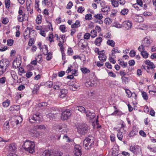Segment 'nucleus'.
Instances as JSON below:
<instances>
[{"mask_svg": "<svg viewBox=\"0 0 156 156\" xmlns=\"http://www.w3.org/2000/svg\"><path fill=\"white\" fill-rule=\"evenodd\" d=\"M145 63L147 65V66H142V67L145 70H146L147 72V70L150 69H153L155 67V65L152 62H150L149 61L147 60L145 61Z\"/></svg>", "mask_w": 156, "mask_h": 156, "instance_id": "1a4fd4ad", "label": "nucleus"}, {"mask_svg": "<svg viewBox=\"0 0 156 156\" xmlns=\"http://www.w3.org/2000/svg\"><path fill=\"white\" fill-rule=\"evenodd\" d=\"M137 133V131L135 129H133L129 133V137H133L136 135Z\"/></svg>", "mask_w": 156, "mask_h": 156, "instance_id": "e433bc0d", "label": "nucleus"}, {"mask_svg": "<svg viewBox=\"0 0 156 156\" xmlns=\"http://www.w3.org/2000/svg\"><path fill=\"white\" fill-rule=\"evenodd\" d=\"M136 21L138 22H141L143 21L144 19L143 17L141 16L138 15L136 16Z\"/></svg>", "mask_w": 156, "mask_h": 156, "instance_id": "37998d69", "label": "nucleus"}, {"mask_svg": "<svg viewBox=\"0 0 156 156\" xmlns=\"http://www.w3.org/2000/svg\"><path fill=\"white\" fill-rule=\"evenodd\" d=\"M58 130L60 131V132H62V133H67L68 129L67 128V126L65 124H62L61 125H59L58 126Z\"/></svg>", "mask_w": 156, "mask_h": 156, "instance_id": "dca6fc26", "label": "nucleus"}, {"mask_svg": "<svg viewBox=\"0 0 156 156\" xmlns=\"http://www.w3.org/2000/svg\"><path fill=\"white\" fill-rule=\"evenodd\" d=\"M114 108H115V111L114 112L111 114L112 115H119L120 112L119 110H118L116 107L115 106H114Z\"/></svg>", "mask_w": 156, "mask_h": 156, "instance_id": "ea45409f", "label": "nucleus"}, {"mask_svg": "<svg viewBox=\"0 0 156 156\" xmlns=\"http://www.w3.org/2000/svg\"><path fill=\"white\" fill-rule=\"evenodd\" d=\"M112 20L109 18H106L104 20L105 23L106 24H109L112 22Z\"/></svg>", "mask_w": 156, "mask_h": 156, "instance_id": "338daca9", "label": "nucleus"}, {"mask_svg": "<svg viewBox=\"0 0 156 156\" xmlns=\"http://www.w3.org/2000/svg\"><path fill=\"white\" fill-rule=\"evenodd\" d=\"M53 84V83L52 81H48L46 83V85L48 87L50 88L51 87Z\"/></svg>", "mask_w": 156, "mask_h": 156, "instance_id": "774afa93", "label": "nucleus"}, {"mask_svg": "<svg viewBox=\"0 0 156 156\" xmlns=\"http://www.w3.org/2000/svg\"><path fill=\"white\" fill-rule=\"evenodd\" d=\"M51 156H62L63 153L60 151H52Z\"/></svg>", "mask_w": 156, "mask_h": 156, "instance_id": "b1692460", "label": "nucleus"}, {"mask_svg": "<svg viewBox=\"0 0 156 156\" xmlns=\"http://www.w3.org/2000/svg\"><path fill=\"white\" fill-rule=\"evenodd\" d=\"M125 90L127 97L128 98H131V94L132 93L131 91L128 89H125Z\"/></svg>", "mask_w": 156, "mask_h": 156, "instance_id": "e2e57ef3", "label": "nucleus"}, {"mask_svg": "<svg viewBox=\"0 0 156 156\" xmlns=\"http://www.w3.org/2000/svg\"><path fill=\"white\" fill-rule=\"evenodd\" d=\"M62 85V84L61 82H57L55 83V85L53 87V88L55 90H58Z\"/></svg>", "mask_w": 156, "mask_h": 156, "instance_id": "f704fd0d", "label": "nucleus"}, {"mask_svg": "<svg viewBox=\"0 0 156 156\" xmlns=\"http://www.w3.org/2000/svg\"><path fill=\"white\" fill-rule=\"evenodd\" d=\"M102 41V38L101 37H98L95 40L94 43L96 45L99 46L100 45Z\"/></svg>", "mask_w": 156, "mask_h": 156, "instance_id": "bb28decb", "label": "nucleus"}, {"mask_svg": "<svg viewBox=\"0 0 156 156\" xmlns=\"http://www.w3.org/2000/svg\"><path fill=\"white\" fill-rule=\"evenodd\" d=\"M52 150H46L42 154V156H51Z\"/></svg>", "mask_w": 156, "mask_h": 156, "instance_id": "a878e982", "label": "nucleus"}, {"mask_svg": "<svg viewBox=\"0 0 156 156\" xmlns=\"http://www.w3.org/2000/svg\"><path fill=\"white\" fill-rule=\"evenodd\" d=\"M27 29L29 30L30 35L31 37L32 36L35 37L36 35V32L34 30H33L32 28L30 27H27Z\"/></svg>", "mask_w": 156, "mask_h": 156, "instance_id": "c9c22d12", "label": "nucleus"}, {"mask_svg": "<svg viewBox=\"0 0 156 156\" xmlns=\"http://www.w3.org/2000/svg\"><path fill=\"white\" fill-rule=\"evenodd\" d=\"M11 75L12 78L15 80H16L18 79V76L14 71H12L11 72Z\"/></svg>", "mask_w": 156, "mask_h": 156, "instance_id": "79ce46f5", "label": "nucleus"}, {"mask_svg": "<svg viewBox=\"0 0 156 156\" xmlns=\"http://www.w3.org/2000/svg\"><path fill=\"white\" fill-rule=\"evenodd\" d=\"M24 8L23 7H20L18 12V15L17 16V20L20 22H23L25 20V16L26 14L23 12Z\"/></svg>", "mask_w": 156, "mask_h": 156, "instance_id": "0eeeda50", "label": "nucleus"}, {"mask_svg": "<svg viewBox=\"0 0 156 156\" xmlns=\"http://www.w3.org/2000/svg\"><path fill=\"white\" fill-rule=\"evenodd\" d=\"M77 129V132L79 134L84 135L88 132L89 129L88 126L84 123L79 125Z\"/></svg>", "mask_w": 156, "mask_h": 156, "instance_id": "39448f33", "label": "nucleus"}, {"mask_svg": "<svg viewBox=\"0 0 156 156\" xmlns=\"http://www.w3.org/2000/svg\"><path fill=\"white\" fill-rule=\"evenodd\" d=\"M106 44L108 45L114 47L115 46V42L112 40H108L107 41Z\"/></svg>", "mask_w": 156, "mask_h": 156, "instance_id": "2f4dec72", "label": "nucleus"}, {"mask_svg": "<svg viewBox=\"0 0 156 156\" xmlns=\"http://www.w3.org/2000/svg\"><path fill=\"white\" fill-rule=\"evenodd\" d=\"M21 65V61L18 59L17 58L15 59L13 62V67L14 68L16 69L19 67Z\"/></svg>", "mask_w": 156, "mask_h": 156, "instance_id": "6ab92c4d", "label": "nucleus"}, {"mask_svg": "<svg viewBox=\"0 0 156 156\" xmlns=\"http://www.w3.org/2000/svg\"><path fill=\"white\" fill-rule=\"evenodd\" d=\"M3 131L4 133H8L9 131V122L7 120L4 123L2 127Z\"/></svg>", "mask_w": 156, "mask_h": 156, "instance_id": "4468645a", "label": "nucleus"}, {"mask_svg": "<svg viewBox=\"0 0 156 156\" xmlns=\"http://www.w3.org/2000/svg\"><path fill=\"white\" fill-rule=\"evenodd\" d=\"M16 120L15 122L16 125H18L22 122L23 119L21 117L18 116L16 117Z\"/></svg>", "mask_w": 156, "mask_h": 156, "instance_id": "3c124183", "label": "nucleus"}, {"mask_svg": "<svg viewBox=\"0 0 156 156\" xmlns=\"http://www.w3.org/2000/svg\"><path fill=\"white\" fill-rule=\"evenodd\" d=\"M140 54L142 57L145 58H146L148 57L149 54L145 50L144 51H142Z\"/></svg>", "mask_w": 156, "mask_h": 156, "instance_id": "a18cd8bd", "label": "nucleus"}, {"mask_svg": "<svg viewBox=\"0 0 156 156\" xmlns=\"http://www.w3.org/2000/svg\"><path fill=\"white\" fill-rule=\"evenodd\" d=\"M105 51H104V52H102L98 55V58L100 61H101L104 62H105L106 61L107 57L106 55L105 54Z\"/></svg>", "mask_w": 156, "mask_h": 156, "instance_id": "a211bd4d", "label": "nucleus"}, {"mask_svg": "<svg viewBox=\"0 0 156 156\" xmlns=\"http://www.w3.org/2000/svg\"><path fill=\"white\" fill-rule=\"evenodd\" d=\"M132 25V23L129 20L125 21L122 23V26L127 30L130 29Z\"/></svg>", "mask_w": 156, "mask_h": 156, "instance_id": "ddd939ff", "label": "nucleus"}, {"mask_svg": "<svg viewBox=\"0 0 156 156\" xmlns=\"http://www.w3.org/2000/svg\"><path fill=\"white\" fill-rule=\"evenodd\" d=\"M55 109L54 108H51L50 109V111L51 112H52V111L53 112L54 111V110ZM56 113H50L47 114L46 115V116L47 118H49L50 120H51L53 119V118L55 117V115H56Z\"/></svg>", "mask_w": 156, "mask_h": 156, "instance_id": "5701e85b", "label": "nucleus"}, {"mask_svg": "<svg viewBox=\"0 0 156 156\" xmlns=\"http://www.w3.org/2000/svg\"><path fill=\"white\" fill-rule=\"evenodd\" d=\"M68 93V91L66 89H62L60 92L59 97L61 98H63L65 97Z\"/></svg>", "mask_w": 156, "mask_h": 156, "instance_id": "aec40b11", "label": "nucleus"}, {"mask_svg": "<svg viewBox=\"0 0 156 156\" xmlns=\"http://www.w3.org/2000/svg\"><path fill=\"white\" fill-rule=\"evenodd\" d=\"M122 83L123 84H126L129 82L128 78L125 76H122Z\"/></svg>", "mask_w": 156, "mask_h": 156, "instance_id": "4c0bfd02", "label": "nucleus"}, {"mask_svg": "<svg viewBox=\"0 0 156 156\" xmlns=\"http://www.w3.org/2000/svg\"><path fill=\"white\" fill-rule=\"evenodd\" d=\"M85 114L88 119L92 121H94L93 122H95L97 125L98 124V116H97V118L96 119L95 114L94 113L91 112L89 110L87 111Z\"/></svg>", "mask_w": 156, "mask_h": 156, "instance_id": "20e7f679", "label": "nucleus"}, {"mask_svg": "<svg viewBox=\"0 0 156 156\" xmlns=\"http://www.w3.org/2000/svg\"><path fill=\"white\" fill-rule=\"evenodd\" d=\"M80 70L84 74L88 73L90 72V70L86 67L81 68L80 69Z\"/></svg>", "mask_w": 156, "mask_h": 156, "instance_id": "a19ab883", "label": "nucleus"}, {"mask_svg": "<svg viewBox=\"0 0 156 156\" xmlns=\"http://www.w3.org/2000/svg\"><path fill=\"white\" fill-rule=\"evenodd\" d=\"M46 55V59L47 61L50 60L52 58V53L51 52H48Z\"/></svg>", "mask_w": 156, "mask_h": 156, "instance_id": "8fccbe9b", "label": "nucleus"}, {"mask_svg": "<svg viewBox=\"0 0 156 156\" xmlns=\"http://www.w3.org/2000/svg\"><path fill=\"white\" fill-rule=\"evenodd\" d=\"M75 69V68H74L73 66H72L71 65H69L68 66V69L66 71V72L67 73H69V72H71L73 70V69Z\"/></svg>", "mask_w": 156, "mask_h": 156, "instance_id": "680f3d73", "label": "nucleus"}, {"mask_svg": "<svg viewBox=\"0 0 156 156\" xmlns=\"http://www.w3.org/2000/svg\"><path fill=\"white\" fill-rule=\"evenodd\" d=\"M34 38H30L28 43V45L29 46H31L33 44H34Z\"/></svg>", "mask_w": 156, "mask_h": 156, "instance_id": "69168bd1", "label": "nucleus"}, {"mask_svg": "<svg viewBox=\"0 0 156 156\" xmlns=\"http://www.w3.org/2000/svg\"><path fill=\"white\" fill-rule=\"evenodd\" d=\"M7 44L8 46H11L13 45L14 42V41L12 39H9L7 40Z\"/></svg>", "mask_w": 156, "mask_h": 156, "instance_id": "5fc2aeb1", "label": "nucleus"}, {"mask_svg": "<svg viewBox=\"0 0 156 156\" xmlns=\"http://www.w3.org/2000/svg\"><path fill=\"white\" fill-rule=\"evenodd\" d=\"M94 17L95 18L94 21L96 23L101 24L103 23V22L102 19L103 18V16L102 14H97L96 15H95Z\"/></svg>", "mask_w": 156, "mask_h": 156, "instance_id": "9b49d317", "label": "nucleus"}, {"mask_svg": "<svg viewBox=\"0 0 156 156\" xmlns=\"http://www.w3.org/2000/svg\"><path fill=\"white\" fill-rule=\"evenodd\" d=\"M80 48L82 50H84L86 48L87 44L86 42H84L83 43H82L80 41Z\"/></svg>", "mask_w": 156, "mask_h": 156, "instance_id": "6e6d98bb", "label": "nucleus"}, {"mask_svg": "<svg viewBox=\"0 0 156 156\" xmlns=\"http://www.w3.org/2000/svg\"><path fill=\"white\" fill-rule=\"evenodd\" d=\"M81 148L79 145H76L75 146L74 152L75 156H81L82 152Z\"/></svg>", "mask_w": 156, "mask_h": 156, "instance_id": "9d476101", "label": "nucleus"}, {"mask_svg": "<svg viewBox=\"0 0 156 156\" xmlns=\"http://www.w3.org/2000/svg\"><path fill=\"white\" fill-rule=\"evenodd\" d=\"M94 82L92 81L91 80H87L85 84L87 87H92L94 85Z\"/></svg>", "mask_w": 156, "mask_h": 156, "instance_id": "473e14b6", "label": "nucleus"}, {"mask_svg": "<svg viewBox=\"0 0 156 156\" xmlns=\"http://www.w3.org/2000/svg\"><path fill=\"white\" fill-rule=\"evenodd\" d=\"M37 129H35V126L31 129L30 131V134L32 136L34 137H37L39 135V133L37 131Z\"/></svg>", "mask_w": 156, "mask_h": 156, "instance_id": "f3484780", "label": "nucleus"}, {"mask_svg": "<svg viewBox=\"0 0 156 156\" xmlns=\"http://www.w3.org/2000/svg\"><path fill=\"white\" fill-rule=\"evenodd\" d=\"M16 144L12 143L9 145V150L11 151H14L16 149Z\"/></svg>", "mask_w": 156, "mask_h": 156, "instance_id": "c756f323", "label": "nucleus"}, {"mask_svg": "<svg viewBox=\"0 0 156 156\" xmlns=\"http://www.w3.org/2000/svg\"><path fill=\"white\" fill-rule=\"evenodd\" d=\"M112 5L114 7H117L119 6V3L117 0H111V1Z\"/></svg>", "mask_w": 156, "mask_h": 156, "instance_id": "58836bf2", "label": "nucleus"}, {"mask_svg": "<svg viewBox=\"0 0 156 156\" xmlns=\"http://www.w3.org/2000/svg\"><path fill=\"white\" fill-rule=\"evenodd\" d=\"M4 3L5 8L7 9H9L10 6V0H5Z\"/></svg>", "mask_w": 156, "mask_h": 156, "instance_id": "de8ad7c7", "label": "nucleus"}, {"mask_svg": "<svg viewBox=\"0 0 156 156\" xmlns=\"http://www.w3.org/2000/svg\"><path fill=\"white\" fill-rule=\"evenodd\" d=\"M41 119L40 115L39 113L31 115L29 117V121L31 123H34L36 122H39Z\"/></svg>", "mask_w": 156, "mask_h": 156, "instance_id": "6e6552de", "label": "nucleus"}, {"mask_svg": "<svg viewBox=\"0 0 156 156\" xmlns=\"http://www.w3.org/2000/svg\"><path fill=\"white\" fill-rule=\"evenodd\" d=\"M42 4L43 5H46L48 7H50L52 5V2L51 0H42Z\"/></svg>", "mask_w": 156, "mask_h": 156, "instance_id": "4be33fe9", "label": "nucleus"}, {"mask_svg": "<svg viewBox=\"0 0 156 156\" xmlns=\"http://www.w3.org/2000/svg\"><path fill=\"white\" fill-rule=\"evenodd\" d=\"M10 101L9 99H7L2 103V105L4 107H7L9 105Z\"/></svg>", "mask_w": 156, "mask_h": 156, "instance_id": "c03bdc74", "label": "nucleus"}, {"mask_svg": "<svg viewBox=\"0 0 156 156\" xmlns=\"http://www.w3.org/2000/svg\"><path fill=\"white\" fill-rule=\"evenodd\" d=\"M94 142L93 137L89 136L86 137L83 140V146L86 150H88L93 145Z\"/></svg>", "mask_w": 156, "mask_h": 156, "instance_id": "f257e3e1", "label": "nucleus"}, {"mask_svg": "<svg viewBox=\"0 0 156 156\" xmlns=\"http://www.w3.org/2000/svg\"><path fill=\"white\" fill-rule=\"evenodd\" d=\"M31 145L29 146V150H27V151L29 152L30 153L33 154L35 152V144L34 142L31 143Z\"/></svg>", "mask_w": 156, "mask_h": 156, "instance_id": "412c9836", "label": "nucleus"}, {"mask_svg": "<svg viewBox=\"0 0 156 156\" xmlns=\"http://www.w3.org/2000/svg\"><path fill=\"white\" fill-rule=\"evenodd\" d=\"M72 114V111L70 109H66L62 112L61 115V119L63 120H66L69 119Z\"/></svg>", "mask_w": 156, "mask_h": 156, "instance_id": "423d86ee", "label": "nucleus"}, {"mask_svg": "<svg viewBox=\"0 0 156 156\" xmlns=\"http://www.w3.org/2000/svg\"><path fill=\"white\" fill-rule=\"evenodd\" d=\"M88 95V97L91 99L94 98L96 96V94L94 92H90Z\"/></svg>", "mask_w": 156, "mask_h": 156, "instance_id": "864d4df0", "label": "nucleus"}, {"mask_svg": "<svg viewBox=\"0 0 156 156\" xmlns=\"http://www.w3.org/2000/svg\"><path fill=\"white\" fill-rule=\"evenodd\" d=\"M36 23L37 24H39L41 23V17L40 15H38L37 16L36 20Z\"/></svg>", "mask_w": 156, "mask_h": 156, "instance_id": "052dcab7", "label": "nucleus"}, {"mask_svg": "<svg viewBox=\"0 0 156 156\" xmlns=\"http://www.w3.org/2000/svg\"><path fill=\"white\" fill-rule=\"evenodd\" d=\"M54 37H53V34L52 33L49 34L48 36L46 37V39H48V41L50 43H51L52 42L54 41L53 38Z\"/></svg>", "mask_w": 156, "mask_h": 156, "instance_id": "72a5a7b5", "label": "nucleus"}, {"mask_svg": "<svg viewBox=\"0 0 156 156\" xmlns=\"http://www.w3.org/2000/svg\"><path fill=\"white\" fill-rule=\"evenodd\" d=\"M129 150L136 156L142 153V149L140 146L136 145L135 144H132L129 146Z\"/></svg>", "mask_w": 156, "mask_h": 156, "instance_id": "f03ea898", "label": "nucleus"}, {"mask_svg": "<svg viewBox=\"0 0 156 156\" xmlns=\"http://www.w3.org/2000/svg\"><path fill=\"white\" fill-rule=\"evenodd\" d=\"M33 142L30 140H27L23 143V144L22 145V147L25 150V151H27V150H29V146L30 145H31V143Z\"/></svg>", "mask_w": 156, "mask_h": 156, "instance_id": "2eb2a0df", "label": "nucleus"}, {"mask_svg": "<svg viewBox=\"0 0 156 156\" xmlns=\"http://www.w3.org/2000/svg\"><path fill=\"white\" fill-rule=\"evenodd\" d=\"M110 10L109 8L107 5L104 6L101 9V11L104 12H107L109 11Z\"/></svg>", "mask_w": 156, "mask_h": 156, "instance_id": "603ef678", "label": "nucleus"}, {"mask_svg": "<svg viewBox=\"0 0 156 156\" xmlns=\"http://www.w3.org/2000/svg\"><path fill=\"white\" fill-rule=\"evenodd\" d=\"M118 133L117 134V136L118 139L120 140H122L123 138L122 133L121 132L120 130H118Z\"/></svg>", "mask_w": 156, "mask_h": 156, "instance_id": "09e8293b", "label": "nucleus"}, {"mask_svg": "<svg viewBox=\"0 0 156 156\" xmlns=\"http://www.w3.org/2000/svg\"><path fill=\"white\" fill-rule=\"evenodd\" d=\"M142 96L145 100H147L148 99V97L147 96V94L146 92L142 91Z\"/></svg>", "mask_w": 156, "mask_h": 156, "instance_id": "bf43d9fd", "label": "nucleus"}, {"mask_svg": "<svg viewBox=\"0 0 156 156\" xmlns=\"http://www.w3.org/2000/svg\"><path fill=\"white\" fill-rule=\"evenodd\" d=\"M129 12V10L128 9L123 8L122 9L120 14L122 16H126L128 14Z\"/></svg>", "mask_w": 156, "mask_h": 156, "instance_id": "7c9ffc66", "label": "nucleus"}, {"mask_svg": "<svg viewBox=\"0 0 156 156\" xmlns=\"http://www.w3.org/2000/svg\"><path fill=\"white\" fill-rule=\"evenodd\" d=\"M35 129H39L45 130L46 129L45 126L44 125H37L35 126Z\"/></svg>", "mask_w": 156, "mask_h": 156, "instance_id": "4d7b16f0", "label": "nucleus"}, {"mask_svg": "<svg viewBox=\"0 0 156 156\" xmlns=\"http://www.w3.org/2000/svg\"><path fill=\"white\" fill-rule=\"evenodd\" d=\"M111 52L112 57H115V54L120 52V51L119 50V48L117 47L113 48L112 49Z\"/></svg>", "mask_w": 156, "mask_h": 156, "instance_id": "393cba45", "label": "nucleus"}, {"mask_svg": "<svg viewBox=\"0 0 156 156\" xmlns=\"http://www.w3.org/2000/svg\"><path fill=\"white\" fill-rule=\"evenodd\" d=\"M9 64V62L7 59H2L0 61V75L5 72Z\"/></svg>", "mask_w": 156, "mask_h": 156, "instance_id": "7ed1b4c3", "label": "nucleus"}, {"mask_svg": "<svg viewBox=\"0 0 156 156\" xmlns=\"http://www.w3.org/2000/svg\"><path fill=\"white\" fill-rule=\"evenodd\" d=\"M90 36L92 38H94L97 36V32L96 30H93L90 32Z\"/></svg>", "mask_w": 156, "mask_h": 156, "instance_id": "49530a36", "label": "nucleus"}, {"mask_svg": "<svg viewBox=\"0 0 156 156\" xmlns=\"http://www.w3.org/2000/svg\"><path fill=\"white\" fill-rule=\"evenodd\" d=\"M80 21L78 20H77L74 23L71 25V27L72 28L75 29L78 28L80 27Z\"/></svg>", "mask_w": 156, "mask_h": 156, "instance_id": "c85d7f7f", "label": "nucleus"}, {"mask_svg": "<svg viewBox=\"0 0 156 156\" xmlns=\"http://www.w3.org/2000/svg\"><path fill=\"white\" fill-rule=\"evenodd\" d=\"M76 109L83 113H86L87 111L85 108L82 106H77L76 108Z\"/></svg>", "mask_w": 156, "mask_h": 156, "instance_id": "cd10ccee", "label": "nucleus"}, {"mask_svg": "<svg viewBox=\"0 0 156 156\" xmlns=\"http://www.w3.org/2000/svg\"><path fill=\"white\" fill-rule=\"evenodd\" d=\"M152 42V41L150 39V38L146 37L144 38L142 43L143 46L145 47H147L150 46Z\"/></svg>", "mask_w": 156, "mask_h": 156, "instance_id": "f8f14e48", "label": "nucleus"}, {"mask_svg": "<svg viewBox=\"0 0 156 156\" xmlns=\"http://www.w3.org/2000/svg\"><path fill=\"white\" fill-rule=\"evenodd\" d=\"M79 87L78 85L76 84H73V85L70 87L71 90L73 91H75L78 89Z\"/></svg>", "mask_w": 156, "mask_h": 156, "instance_id": "0e129e2a", "label": "nucleus"}, {"mask_svg": "<svg viewBox=\"0 0 156 156\" xmlns=\"http://www.w3.org/2000/svg\"><path fill=\"white\" fill-rule=\"evenodd\" d=\"M133 7L137 11H140L142 9L141 7L139 6L138 5L136 4H133Z\"/></svg>", "mask_w": 156, "mask_h": 156, "instance_id": "13d9d810", "label": "nucleus"}]
</instances>
